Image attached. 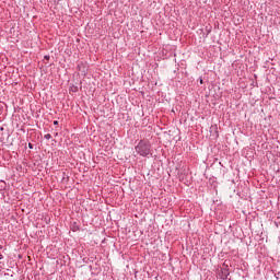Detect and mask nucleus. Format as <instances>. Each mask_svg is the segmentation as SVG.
Returning a JSON list of instances; mask_svg holds the SVG:
<instances>
[{"instance_id":"nucleus-5","label":"nucleus","mask_w":280,"mask_h":280,"mask_svg":"<svg viewBox=\"0 0 280 280\" xmlns=\"http://www.w3.org/2000/svg\"><path fill=\"white\" fill-rule=\"evenodd\" d=\"M179 180H185V177L179 175Z\"/></svg>"},{"instance_id":"nucleus-1","label":"nucleus","mask_w":280,"mask_h":280,"mask_svg":"<svg viewBox=\"0 0 280 280\" xmlns=\"http://www.w3.org/2000/svg\"><path fill=\"white\" fill-rule=\"evenodd\" d=\"M138 156H152V144L148 140H140L135 147Z\"/></svg>"},{"instance_id":"nucleus-4","label":"nucleus","mask_w":280,"mask_h":280,"mask_svg":"<svg viewBox=\"0 0 280 280\" xmlns=\"http://www.w3.org/2000/svg\"><path fill=\"white\" fill-rule=\"evenodd\" d=\"M209 34H211V28L207 30V36H209Z\"/></svg>"},{"instance_id":"nucleus-6","label":"nucleus","mask_w":280,"mask_h":280,"mask_svg":"<svg viewBox=\"0 0 280 280\" xmlns=\"http://www.w3.org/2000/svg\"><path fill=\"white\" fill-rule=\"evenodd\" d=\"M54 126H58V120H54Z\"/></svg>"},{"instance_id":"nucleus-9","label":"nucleus","mask_w":280,"mask_h":280,"mask_svg":"<svg viewBox=\"0 0 280 280\" xmlns=\"http://www.w3.org/2000/svg\"><path fill=\"white\" fill-rule=\"evenodd\" d=\"M200 83L202 84V80H200Z\"/></svg>"},{"instance_id":"nucleus-2","label":"nucleus","mask_w":280,"mask_h":280,"mask_svg":"<svg viewBox=\"0 0 280 280\" xmlns=\"http://www.w3.org/2000/svg\"><path fill=\"white\" fill-rule=\"evenodd\" d=\"M44 139H46L47 141H49V139H51V135H50V133H46V135L44 136Z\"/></svg>"},{"instance_id":"nucleus-8","label":"nucleus","mask_w":280,"mask_h":280,"mask_svg":"<svg viewBox=\"0 0 280 280\" xmlns=\"http://www.w3.org/2000/svg\"><path fill=\"white\" fill-rule=\"evenodd\" d=\"M1 259H3V255L0 254V261H1Z\"/></svg>"},{"instance_id":"nucleus-3","label":"nucleus","mask_w":280,"mask_h":280,"mask_svg":"<svg viewBox=\"0 0 280 280\" xmlns=\"http://www.w3.org/2000/svg\"><path fill=\"white\" fill-rule=\"evenodd\" d=\"M28 148H30V150H34V144L28 143Z\"/></svg>"},{"instance_id":"nucleus-7","label":"nucleus","mask_w":280,"mask_h":280,"mask_svg":"<svg viewBox=\"0 0 280 280\" xmlns=\"http://www.w3.org/2000/svg\"><path fill=\"white\" fill-rule=\"evenodd\" d=\"M45 59H46V60H49V56H45Z\"/></svg>"}]
</instances>
